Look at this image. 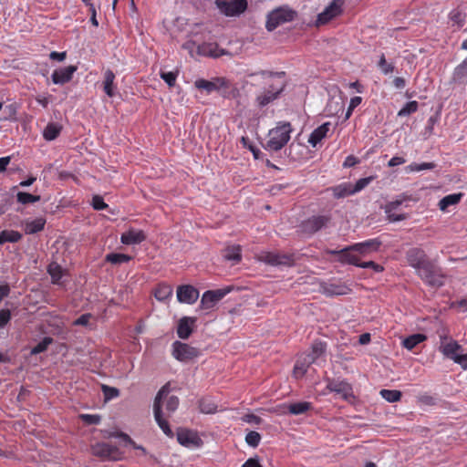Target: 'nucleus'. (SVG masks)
Returning <instances> with one entry per match:
<instances>
[{
  "mask_svg": "<svg viewBox=\"0 0 467 467\" xmlns=\"http://www.w3.org/2000/svg\"><path fill=\"white\" fill-rule=\"evenodd\" d=\"M408 264L416 270L418 275L431 285L441 286L443 285V275L441 269L431 261L424 250L412 247L406 253Z\"/></svg>",
  "mask_w": 467,
  "mask_h": 467,
  "instance_id": "obj_1",
  "label": "nucleus"
},
{
  "mask_svg": "<svg viewBox=\"0 0 467 467\" xmlns=\"http://www.w3.org/2000/svg\"><path fill=\"white\" fill-rule=\"evenodd\" d=\"M169 393L170 383H167L161 387L155 397L153 413L155 420L163 433L168 437H172L173 432L170 428L167 418L178 409L179 399L174 395L169 396Z\"/></svg>",
  "mask_w": 467,
  "mask_h": 467,
  "instance_id": "obj_2",
  "label": "nucleus"
},
{
  "mask_svg": "<svg viewBox=\"0 0 467 467\" xmlns=\"http://www.w3.org/2000/svg\"><path fill=\"white\" fill-rule=\"evenodd\" d=\"M257 74L262 77L267 85V88L256 97L258 106L263 108L275 100L283 92L285 87V72L261 71Z\"/></svg>",
  "mask_w": 467,
  "mask_h": 467,
  "instance_id": "obj_3",
  "label": "nucleus"
},
{
  "mask_svg": "<svg viewBox=\"0 0 467 467\" xmlns=\"http://www.w3.org/2000/svg\"><path fill=\"white\" fill-rule=\"evenodd\" d=\"M293 128L290 122L280 121L271 129L268 133L265 150L278 151L282 150L290 140Z\"/></svg>",
  "mask_w": 467,
  "mask_h": 467,
  "instance_id": "obj_4",
  "label": "nucleus"
},
{
  "mask_svg": "<svg viewBox=\"0 0 467 467\" xmlns=\"http://www.w3.org/2000/svg\"><path fill=\"white\" fill-rule=\"evenodd\" d=\"M194 87L201 91H204L207 95L217 92L223 98H229L233 89L231 80L223 77L213 78L210 80L204 78L196 79Z\"/></svg>",
  "mask_w": 467,
  "mask_h": 467,
  "instance_id": "obj_5",
  "label": "nucleus"
},
{
  "mask_svg": "<svg viewBox=\"0 0 467 467\" xmlns=\"http://www.w3.org/2000/svg\"><path fill=\"white\" fill-rule=\"evenodd\" d=\"M257 259L272 266H292L295 265L296 258L293 254L275 253L262 251L257 254Z\"/></svg>",
  "mask_w": 467,
  "mask_h": 467,
  "instance_id": "obj_6",
  "label": "nucleus"
},
{
  "mask_svg": "<svg viewBox=\"0 0 467 467\" xmlns=\"http://www.w3.org/2000/svg\"><path fill=\"white\" fill-rule=\"evenodd\" d=\"M219 12L227 17H238L248 6L247 0H215Z\"/></svg>",
  "mask_w": 467,
  "mask_h": 467,
  "instance_id": "obj_7",
  "label": "nucleus"
},
{
  "mask_svg": "<svg viewBox=\"0 0 467 467\" xmlns=\"http://www.w3.org/2000/svg\"><path fill=\"white\" fill-rule=\"evenodd\" d=\"M296 13L286 7H279L273 10L267 16L265 27L268 31H273L279 26L291 22L295 19Z\"/></svg>",
  "mask_w": 467,
  "mask_h": 467,
  "instance_id": "obj_8",
  "label": "nucleus"
},
{
  "mask_svg": "<svg viewBox=\"0 0 467 467\" xmlns=\"http://www.w3.org/2000/svg\"><path fill=\"white\" fill-rule=\"evenodd\" d=\"M330 221L331 216L329 214L313 215L301 223L300 229L302 233L311 235L326 227Z\"/></svg>",
  "mask_w": 467,
  "mask_h": 467,
  "instance_id": "obj_9",
  "label": "nucleus"
},
{
  "mask_svg": "<svg viewBox=\"0 0 467 467\" xmlns=\"http://www.w3.org/2000/svg\"><path fill=\"white\" fill-rule=\"evenodd\" d=\"M172 356L181 362H188L199 356V350L186 343L175 341L172 343Z\"/></svg>",
  "mask_w": 467,
  "mask_h": 467,
  "instance_id": "obj_10",
  "label": "nucleus"
},
{
  "mask_svg": "<svg viewBox=\"0 0 467 467\" xmlns=\"http://www.w3.org/2000/svg\"><path fill=\"white\" fill-rule=\"evenodd\" d=\"M344 0H333L323 12L318 14L317 24L326 25L343 12Z\"/></svg>",
  "mask_w": 467,
  "mask_h": 467,
  "instance_id": "obj_11",
  "label": "nucleus"
},
{
  "mask_svg": "<svg viewBox=\"0 0 467 467\" xmlns=\"http://www.w3.org/2000/svg\"><path fill=\"white\" fill-rule=\"evenodd\" d=\"M91 451L95 456L103 459L118 461L121 458L119 450L116 446L107 442H99L93 445Z\"/></svg>",
  "mask_w": 467,
  "mask_h": 467,
  "instance_id": "obj_12",
  "label": "nucleus"
},
{
  "mask_svg": "<svg viewBox=\"0 0 467 467\" xmlns=\"http://www.w3.org/2000/svg\"><path fill=\"white\" fill-rule=\"evenodd\" d=\"M231 289L229 287L217 289V290H208L203 293L201 302L200 307L202 309H211L213 308L220 300H222Z\"/></svg>",
  "mask_w": 467,
  "mask_h": 467,
  "instance_id": "obj_13",
  "label": "nucleus"
},
{
  "mask_svg": "<svg viewBox=\"0 0 467 467\" xmlns=\"http://www.w3.org/2000/svg\"><path fill=\"white\" fill-rule=\"evenodd\" d=\"M177 440L180 444L189 448H198L202 445L198 433L188 429H180L177 432Z\"/></svg>",
  "mask_w": 467,
  "mask_h": 467,
  "instance_id": "obj_14",
  "label": "nucleus"
},
{
  "mask_svg": "<svg viewBox=\"0 0 467 467\" xmlns=\"http://www.w3.org/2000/svg\"><path fill=\"white\" fill-rule=\"evenodd\" d=\"M78 67L70 65L65 67H60L53 71L51 75L52 82L56 85H64L68 83L73 78Z\"/></svg>",
  "mask_w": 467,
  "mask_h": 467,
  "instance_id": "obj_15",
  "label": "nucleus"
},
{
  "mask_svg": "<svg viewBox=\"0 0 467 467\" xmlns=\"http://www.w3.org/2000/svg\"><path fill=\"white\" fill-rule=\"evenodd\" d=\"M199 291L190 285H182L177 288V299L181 303L192 305L197 301Z\"/></svg>",
  "mask_w": 467,
  "mask_h": 467,
  "instance_id": "obj_16",
  "label": "nucleus"
},
{
  "mask_svg": "<svg viewBox=\"0 0 467 467\" xmlns=\"http://www.w3.org/2000/svg\"><path fill=\"white\" fill-rule=\"evenodd\" d=\"M197 322L196 317H183L178 322L177 335L181 339H187L192 335Z\"/></svg>",
  "mask_w": 467,
  "mask_h": 467,
  "instance_id": "obj_17",
  "label": "nucleus"
},
{
  "mask_svg": "<svg viewBox=\"0 0 467 467\" xmlns=\"http://www.w3.org/2000/svg\"><path fill=\"white\" fill-rule=\"evenodd\" d=\"M354 252H356V251L354 249H352L351 245H350V246L344 248L342 250H339V251L332 250L329 252V254H338L339 255L338 261L342 264H348V265L359 266V263H360L359 256L357 254H355Z\"/></svg>",
  "mask_w": 467,
  "mask_h": 467,
  "instance_id": "obj_18",
  "label": "nucleus"
},
{
  "mask_svg": "<svg viewBox=\"0 0 467 467\" xmlns=\"http://www.w3.org/2000/svg\"><path fill=\"white\" fill-rule=\"evenodd\" d=\"M381 244L382 243L379 238H373L361 243H357L351 245V248L360 254H367L368 253L378 251Z\"/></svg>",
  "mask_w": 467,
  "mask_h": 467,
  "instance_id": "obj_19",
  "label": "nucleus"
},
{
  "mask_svg": "<svg viewBox=\"0 0 467 467\" xmlns=\"http://www.w3.org/2000/svg\"><path fill=\"white\" fill-rule=\"evenodd\" d=\"M146 239V235L142 230L130 229L123 233L120 236V242L124 244H138Z\"/></svg>",
  "mask_w": 467,
  "mask_h": 467,
  "instance_id": "obj_20",
  "label": "nucleus"
},
{
  "mask_svg": "<svg viewBox=\"0 0 467 467\" xmlns=\"http://www.w3.org/2000/svg\"><path fill=\"white\" fill-rule=\"evenodd\" d=\"M116 76L111 69H107L104 72V78L102 82L103 91L109 98L115 97L117 93V85L115 84Z\"/></svg>",
  "mask_w": 467,
  "mask_h": 467,
  "instance_id": "obj_21",
  "label": "nucleus"
},
{
  "mask_svg": "<svg viewBox=\"0 0 467 467\" xmlns=\"http://www.w3.org/2000/svg\"><path fill=\"white\" fill-rule=\"evenodd\" d=\"M441 345L440 351L447 358L453 360V357H457V352L462 349V346L455 340L444 343L443 340L447 339L446 336H441Z\"/></svg>",
  "mask_w": 467,
  "mask_h": 467,
  "instance_id": "obj_22",
  "label": "nucleus"
},
{
  "mask_svg": "<svg viewBox=\"0 0 467 467\" xmlns=\"http://www.w3.org/2000/svg\"><path fill=\"white\" fill-rule=\"evenodd\" d=\"M330 122H325L317 129H315L309 138H308V143L312 147H317V145L327 137V132L330 130Z\"/></svg>",
  "mask_w": 467,
  "mask_h": 467,
  "instance_id": "obj_23",
  "label": "nucleus"
},
{
  "mask_svg": "<svg viewBox=\"0 0 467 467\" xmlns=\"http://www.w3.org/2000/svg\"><path fill=\"white\" fill-rule=\"evenodd\" d=\"M196 52L200 56L218 57L223 52L216 43H202L197 46Z\"/></svg>",
  "mask_w": 467,
  "mask_h": 467,
  "instance_id": "obj_24",
  "label": "nucleus"
},
{
  "mask_svg": "<svg viewBox=\"0 0 467 467\" xmlns=\"http://www.w3.org/2000/svg\"><path fill=\"white\" fill-rule=\"evenodd\" d=\"M312 363L313 358H308L306 355L301 356L295 364L293 370L294 376L296 378H302Z\"/></svg>",
  "mask_w": 467,
  "mask_h": 467,
  "instance_id": "obj_25",
  "label": "nucleus"
},
{
  "mask_svg": "<svg viewBox=\"0 0 467 467\" xmlns=\"http://www.w3.org/2000/svg\"><path fill=\"white\" fill-rule=\"evenodd\" d=\"M223 256L227 261L239 263L242 259V247L239 244L228 245L223 251Z\"/></svg>",
  "mask_w": 467,
  "mask_h": 467,
  "instance_id": "obj_26",
  "label": "nucleus"
},
{
  "mask_svg": "<svg viewBox=\"0 0 467 467\" xmlns=\"http://www.w3.org/2000/svg\"><path fill=\"white\" fill-rule=\"evenodd\" d=\"M333 192V195L337 199L345 198L347 196L354 195L352 190V183L350 182H343L338 185H336L330 189Z\"/></svg>",
  "mask_w": 467,
  "mask_h": 467,
  "instance_id": "obj_27",
  "label": "nucleus"
},
{
  "mask_svg": "<svg viewBox=\"0 0 467 467\" xmlns=\"http://www.w3.org/2000/svg\"><path fill=\"white\" fill-rule=\"evenodd\" d=\"M462 196V192L446 195L439 202L438 206L441 211L445 212L450 206L459 203Z\"/></svg>",
  "mask_w": 467,
  "mask_h": 467,
  "instance_id": "obj_28",
  "label": "nucleus"
},
{
  "mask_svg": "<svg viewBox=\"0 0 467 467\" xmlns=\"http://www.w3.org/2000/svg\"><path fill=\"white\" fill-rule=\"evenodd\" d=\"M327 350V343L316 340L313 342L311 346L310 352L308 354H305L308 358H313V363L320 358Z\"/></svg>",
  "mask_w": 467,
  "mask_h": 467,
  "instance_id": "obj_29",
  "label": "nucleus"
},
{
  "mask_svg": "<svg viewBox=\"0 0 467 467\" xmlns=\"http://www.w3.org/2000/svg\"><path fill=\"white\" fill-rule=\"evenodd\" d=\"M401 204L400 201H395L389 202L385 207V213H387L388 219L391 222H400L403 221L407 218L405 214H397L393 213L400 205Z\"/></svg>",
  "mask_w": 467,
  "mask_h": 467,
  "instance_id": "obj_30",
  "label": "nucleus"
},
{
  "mask_svg": "<svg viewBox=\"0 0 467 467\" xmlns=\"http://www.w3.org/2000/svg\"><path fill=\"white\" fill-rule=\"evenodd\" d=\"M427 337L424 334L417 333L403 339L401 345L406 349L412 350L416 346L425 341Z\"/></svg>",
  "mask_w": 467,
  "mask_h": 467,
  "instance_id": "obj_31",
  "label": "nucleus"
},
{
  "mask_svg": "<svg viewBox=\"0 0 467 467\" xmlns=\"http://www.w3.org/2000/svg\"><path fill=\"white\" fill-rule=\"evenodd\" d=\"M172 287L167 284H159L154 289V296L158 301H166L172 296Z\"/></svg>",
  "mask_w": 467,
  "mask_h": 467,
  "instance_id": "obj_32",
  "label": "nucleus"
},
{
  "mask_svg": "<svg viewBox=\"0 0 467 467\" xmlns=\"http://www.w3.org/2000/svg\"><path fill=\"white\" fill-rule=\"evenodd\" d=\"M313 408L312 403L308 401L295 402L288 405V412L293 415L304 414Z\"/></svg>",
  "mask_w": 467,
  "mask_h": 467,
  "instance_id": "obj_33",
  "label": "nucleus"
},
{
  "mask_svg": "<svg viewBox=\"0 0 467 467\" xmlns=\"http://www.w3.org/2000/svg\"><path fill=\"white\" fill-rule=\"evenodd\" d=\"M62 127L59 124L48 123L43 131V137L46 140H53L59 136Z\"/></svg>",
  "mask_w": 467,
  "mask_h": 467,
  "instance_id": "obj_34",
  "label": "nucleus"
},
{
  "mask_svg": "<svg viewBox=\"0 0 467 467\" xmlns=\"http://www.w3.org/2000/svg\"><path fill=\"white\" fill-rule=\"evenodd\" d=\"M22 238V234L14 230H4L0 233V245L5 243H16L20 241Z\"/></svg>",
  "mask_w": 467,
  "mask_h": 467,
  "instance_id": "obj_35",
  "label": "nucleus"
},
{
  "mask_svg": "<svg viewBox=\"0 0 467 467\" xmlns=\"http://www.w3.org/2000/svg\"><path fill=\"white\" fill-rule=\"evenodd\" d=\"M47 272L51 276V280L53 284H59L60 279L64 275L63 268L57 263L53 262L49 264L47 267Z\"/></svg>",
  "mask_w": 467,
  "mask_h": 467,
  "instance_id": "obj_36",
  "label": "nucleus"
},
{
  "mask_svg": "<svg viewBox=\"0 0 467 467\" xmlns=\"http://www.w3.org/2000/svg\"><path fill=\"white\" fill-rule=\"evenodd\" d=\"M350 289L346 285L342 284H330L325 287V293L328 296L347 295Z\"/></svg>",
  "mask_w": 467,
  "mask_h": 467,
  "instance_id": "obj_37",
  "label": "nucleus"
},
{
  "mask_svg": "<svg viewBox=\"0 0 467 467\" xmlns=\"http://www.w3.org/2000/svg\"><path fill=\"white\" fill-rule=\"evenodd\" d=\"M46 220L44 218H36L26 224V233L29 234H36L45 227Z\"/></svg>",
  "mask_w": 467,
  "mask_h": 467,
  "instance_id": "obj_38",
  "label": "nucleus"
},
{
  "mask_svg": "<svg viewBox=\"0 0 467 467\" xmlns=\"http://www.w3.org/2000/svg\"><path fill=\"white\" fill-rule=\"evenodd\" d=\"M449 19L452 26H463L466 20V14L459 9H453L449 14Z\"/></svg>",
  "mask_w": 467,
  "mask_h": 467,
  "instance_id": "obj_39",
  "label": "nucleus"
},
{
  "mask_svg": "<svg viewBox=\"0 0 467 467\" xmlns=\"http://www.w3.org/2000/svg\"><path fill=\"white\" fill-rule=\"evenodd\" d=\"M105 260L112 265H120L131 260V256L125 254L110 253L106 255Z\"/></svg>",
  "mask_w": 467,
  "mask_h": 467,
  "instance_id": "obj_40",
  "label": "nucleus"
},
{
  "mask_svg": "<svg viewBox=\"0 0 467 467\" xmlns=\"http://www.w3.org/2000/svg\"><path fill=\"white\" fill-rule=\"evenodd\" d=\"M380 396L387 400L388 402H397L400 401L401 399V392L397 389H381L379 391Z\"/></svg>",
  "mask_w": 467,
  "mask_h": 467,
  "instance_id": "obj_41",
  "label": "nucleus"
},
{
  "mask_svg": "<svg viewBox=\"0 0 467 467\" xmlns=\"http://www.w3.org/2000/svg\"><path fill=\"white\" fill-rule=\"evenodd\" d=\"M16 200L21 204H28L38 202L40 200V196L25 192H19L16 194Z\"/></svg>",
  "mask_w": 467,
  "mask_h": 467,
  "instance_id": "obj_42",
  "label": "nucleus"
},
{
  "mask_svg": "<svg viewBox=\"0 0 467 467\" xmlns=\"http://www.w3.org/2000/svg\"><path fill=\"white\" fill-rule=\"evenodd\" d=\"M53 343V338L45 337L37 345H36L30 351L31 355L40 354L47 349L49 345Z\"/></svg>",
  "mask_w": 467,
  "mask_h": 467,
  "instance_id": "obj_43",
  "label": "nucleus"
},
{
  "mask_svg": "<svg viewBox=\"0 0 467 467\" xmlns=\"http://www.w3.org/2000/svg\"><path fill=\"white\" fill-rule=\"evenodd\" d=\"M419 104L416 100L407 102L398 112L399 117L409 116L418 110Z\"/></svg>",
  "mask_w": 467,
  "mask_h": 467,
  "instance_id": "obj_44",
  "label": "nucleus"
},
{
  "mask_svg": "<svg viewBox=\"0 0 467 467\" xmlns=\"http://www.w3.org/2000/svg\"><path fill=\"white\" fill-rule=\"evenodd\" d=\"M327 389L333 392H347L350 389L349 385L345 381H330L327 384Z\"/></svg>",
  "mask_w": 467,
  "mask_h": 467,
  "instance_id": "obj_45",
  "label": "nucleus"
},
{
  "mask_svg": "<svg viewBox=\"0 0 467 467\" xmlns=\"http://www.w3.org/2000/svg\"><path fill=\"white\" fill-rule=\"evenodd\" d=\"M160 77L161 79H163L166 84L170 87V88H173L176 84V79H177V77H178V72H172V71H169V72H164V71H161L160 73Z\"/></svg>",
  "mask_w": 467,
  "mask_h": 467,
  "instance_id": "obj_46",
  "label": "nucleus"
},
{
  "mask_svg": "<svg viewBox=\"0 0 467 467\" xmlns=\"http://www.w3.org/2000/svg\"><path fill=\"white\" fill-rule=\"evenodd\" d=\"M378 67H379L380 71L384 75H388L389 73H392L394 71V68H395L393 64L387 62L384 54H382L380 56L379 61L378 63Z\"/></svg>",
  "mask_w": 467,
  "mask_h": 467,
  "instance_id": "obj_47",
  "label": "nucleus"
},
{
  "mask_svg": "<svg viewBox=\"0 0 467 467\" xmlns=\"http://www.w3.org/2000/svg\"><path fill=\"white\" fill-rule=\"evenodd\" d=\"M373 180L374 177L369 176L366 178H361L355 184H352V190L354 194L365 189Z\"/></svg>",
  "mask_w": 467,
  "mask_h": 467,
  "instance_id": "obj_48",
  "label": "nucleus"
},
{
  "mask_svg": "<svg viewBox=\"0 0 467 467\" xmlns=\"http://www.w3.org/2000/svg\"><path fill=\"white\" fill-rule=\"evenodd\" d=\"M261 441V435L254 431H249L245 436L246 443L251 447H257Z\"/></svg>",
  "mask_w": 467,
  "mask_h": 467,
  "instance_id": "obj_49",
  "label": "nucleus"
},
{
  "mask_svg": "<svg viewBox=\"0 0 467 467\" xmlns=\"http://www.w3.org/2000/svg\"><path fill=\"white\" fill-rule=\"evenodd\" d=\"M79 417L88 425H97L101 420L100 416L97 414H81Z\"/></svg>",
  "mask_w": 467,
  "mask_h": 467,
  "instance_id": "obj_50",
  "label": "nucleus"
},
{
  "mask_svg": "<svg viewBox=\"0 0 467 467\" xmlns=\"http://www.w3.org/2000/svg\"><path fill=\"white\" fill-rule=\"evenodd\" d=\"M435 167L434 163L432 162H423V163H411L409 165V170L410 171H420L424 170H432Z\"/></svg>",
  "mask_w": 467,
  "mask_h": 467,
  "instance_id": "obj_51",
  "label": "nucleus"
},
{
  "mask_svg": "<svg viewBox=\"0 0 467 467\" xmlns=\"http://www.w3.org/2000/svg\"><path fill=\"white\" fill-rule=\"evenodd\" d=\"M91 205L93 209L97 211L105 210L109 207L100 195L93 196Z\"/></svg>",
  "mask_w": 467,
  "mask_h": 467,
  "instance_id": "obj_52",
  "label": "nucleus"
},
{
  "mask_svg": "<svg viewBox=\"0 0 467 467\" xmlns=\"http://www.w3.org/2000/svg\"><path fill=\"white\" fill-rule=\"evenodd\" d=\"M200 410L203 413H214L216 411V406L213 403L207 402L202 400L199 404Z\"/></svg>",
  "mask_w": 467,
  "mask_h": 467,
  "instance_id": "obj_53",
  "label": "nucleus"
},
{
  "mask_svg": "<svg viewBox=\"0 0 467 467\" xmlns=\"http://www.w3.org/2000/svg\"><path fill=\"white\" fill-rule=\"evenodd\" d=\"M358 267H361V268H371V269H373L377 273H380V272H382L384 270V267L382 265L375 263L374 261H368V262L359 263V266Z\"/></svg>",
  "mask_w": 467,
  "mask_h": 467,
  "instance_id": "obj_54",
  "label": "nucleus"
},
{
  "mask_svg": "<svg viewBox=\"0 0 467 467\" xmlns=\"http://www.w3.org/2000/svg\"><path fill=\"white\" fill-rule=\"evenodd\" d=\"M11 319V312L9 309L0 310V327H4Z\"/></svg>",
  "mask_w": 467,
  "mask_h": 467,
  "instance_id": "obj_55",
  "label": "nucleus"
},
{
  "mask_svg": "<svg viewBox=\"0 0 467 467\" xmlns=\"http://www.w3.org/2000/svg\"><path fill=\"white\" fill-rule=\"evenodd\" d=\"M92 315L89 313L81 315L78 318L74 320L73 326H88Z\"/></svg>",
  "mask_w": 467,
  "mask_h": 467,
  "instance_id": "obj_56",
  "label": "nucleus"
},
{
  "mask_svg": "<svg viewBox=\"0 0 467 467\" xmlns=\"http://www.w3.org/2000/svg\"><path fill=\"white\" fill-rule=\"evenodd\" d=\"M358 163H359V160L357 157H355L354 155H348L343 162V167L350 168Z\"/></svg>",
  "mask_w": 467,
  "mask_h": 467,
  "instance_id": "obj_57",
  "label": "nucleus"
},
{
  "mask_svg": "<svg viewBox=\"0 0 467 467\" xmlns=\"http://www.w3.org/2000/svg\"><path fill=\"white\" fill-rule=\"evenodd\" d=\"M103 392L107 398H114L119 396V389L116 388L109 387V386H103L102 387Z\"/></svg>",
  "mask_w": 467,
  "mask_h": 467,
  "instance_id": "obj_58",
  "label": "nucleus"
},
{
  "mask_svg": "<svg viewBox=\"0 0 467 467\" xmlns=\"http://www.w3.org/2000/svg\"><path fill=\"white\" fill-rule=\"evenodd\" d=\"M67 57V52L63 51V52H57V51H52L50 54H49V58L51 60H55V61H64Z\"/></svg>",
  "mask_w": 467,
  "mask_h": 467,
  "instance_id": "obj_59",
  "label": "nucleus"
},
{
  "mask_svg": "<svg viewBox=\"0 0 467 467\" xmlns=\"http://www.w3.org/2000/svg\"><path fill=\"white\" fill-rule=\"evenodd\" d=\"M453 361L462 366V368H467V353L458 354L457 357H453Z\"/></svg>",
  "mask_w": 467,
  "mask_h": 467,
  "instance_id": "obj_60",
  "label": "nucleus"
},
{
  "mask_svg": "<svg viewBox=\"0 0 467 467\" xmlns=\"http://www.w3.org/2000/svg\"><path fill=\"white\" fill-rule=\"evenodd\" d=\"M243 420L248 423L260 424L262 419L254 414H245L243 417Z\"/></svg>",
  "mask_w": 467,
  "mask_h": 467,
  "instance_id": "obj_61",
  "label": "nucleus"
},
{
  "mask_svg": "<svg viewBox=\"0 0 467 467\" xmlns=\"http://www.w3.org/2000/svg\"><path fill=\"white\" fill-rule=\"evenodd\" d=\"M392 84L397 89H403L406 87V79L402 77H396Z\"/></svg>",
  "mask_w": 467,
  "mask_h": 467,
  "instance_id": "obj_62",
  "label": "nucleus"
},
{
  "mask_svg": "<svg viewBox=\"0 0 467 467\" xmlns=\"http://www.w3.org/2000/svg\"><path fill=\"white\" fill-rule=\"evenodd\" d=\"M405 161H406L403 157L394 156L389 160L388 165L389 167H395V166L401 165V164L405 163Z\"/></svg>",
  "mask_w": 467,
  "mask_h": 467,
  "instance_id": "obj_63",
  "label": "nucleus"
},
{
  "mask_svg": "<svg viewBox=\"0 0 467 467\" xmlns=\"http://www.w3.org/2000/svg\"><path fill=\"white\" fill-rule=\"evenodd\" d=\"M242 467H263L258 459L249 458Z\"/></svg>",
  "mask_w": 467,
  "mask_h": 467,
  "instance_id": "obj_64",
  "label": "nucleus"
}]
</instances>
